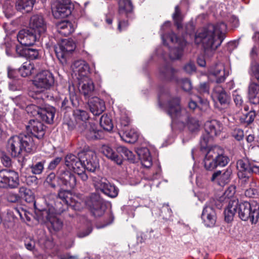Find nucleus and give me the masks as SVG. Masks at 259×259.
Wrapping results in <instances>:
<instances>
[{
    "label": "nucleus",
    "mask_w": 259,
    "mask_h": 259,
    "mask_svg": "<svg viewBox=\"0 0 259 259\" xmlns=\"http://www.w3.org/2000/svg\"><path fill=\"white\" fill-rule=\"evenodd\" d=\"M226 31L227 25L223 22L209 24L198 30L195 42L202 44L205 55L210 57L221 45Z\"/></svg>",
    "instance_id": "nucleus-1"
},
{
    "label": "nucleus",
    "mask_w": 259,
    "mask_h": 259,
    "mask_svg": "<svg viewBox=\"0 0 259 259\" xmlns=\"http://www.w3.org/2000/svg\"><path fill=\"white\" fill-rule=\"evenodd\" d=\"M58 197L64 204L75 210H80L85 206H88L95 217L102 216L105 210L103 200L95 193L91 194L84 200L81 197L72 194L69 191L60 190Z\"/></svg>",
    "instance_id": "nucleus-2"
},
{
    "label": "nucleus",
    "mask_w": 259,
    "mask_h": 259,
    "mask_svg": "<svg viewBox=\"0 0 259 259\" xmlns=\"http://www.w3.org/2000/svg\"><path fill=\"white\" fill-rule=\"evenodd\" d=\"M33 138L29 135L14 136L7 142V149L13 157H18L24 153H30L36 150Z\"/></svg>",
    "instance_id": "nucleus-3"
},
{
    "label": "nucleus",
    "mask_w": 259,
    "mask_h": 259,
    "mask_svg": "<svg viewBox=\"0 0 259 259\" xmlns=\"http://www.w3.org/2000/svg\"><path fill=\"white\" fill-rule=\"evenodd\" d=\"M171 23L169 21L165 22L161 27V37L164 44H165V38H169L170 41L175 44H177L178 47L170 50L169 58L171 60H176L180 58L183 55V47L186 44L184 38H180L176 35L171 32L168 36H166L164 32L170 28Z\"/></svg>",
    "instance_id": "nucleus-4"
},
{
    "label": "nucleus",
    "mask_w": 259,
    "mask_h": 259,
    "mask_svg": "<svg viewBox=\"0 0 259 259\" xmlns=\"http://www.w3.org/2000/svg\"><path fill=\"white\" fill-rule=\"evenodd\" d=\"M159 105L165 108L168 114L172 119V122L184 123V119L188 118V113L185 108H182L180 105V99L174 98L169 100L165 105L159 102Z\"/></svg>",
    "instance_id": "nucleus-5"
},
{
    "label": "nucleus",
    "mask_w": 259,
    "mask_h": 259,
    "mask_svg": "<svg viewBox=\"0 0 259 259\" xmlns=\"http://www.w3.org/2000/svg\"><path fill=\"white\" fill-rule=\"evenodd\" d=\"M237 212L242 220H249L252 224H255L259 218V207L257 204L251 205L248 202L238 203Z\"/></svg>",
    "instance_id": "nucleus-6"
},
{
    "label": "nucleus",
    "mask_w": 259,
    "mask_h": 259,
    "mask_svg": "<svg viewBox=\"0 0 259 259\" xmlns=\"http://www.w3.org/2000/svg\"><path fill=\"white\" fill-rule=\"evenodd\" d=\"M237 168L238 178L244 184L249 180L251 172L259 175V161L249 164L247 161L240 159L237 162Z\"/></svg>",
    "instance_id": "nucleus-7"
},
{
    "label": "nucleus",
    "mask_w": 259,
    "mask_h": 259,
    "mask_svg": "<svg viewBox=\"0 0 259 259\" xmlns=\"http://www.w3.org/2000/svg\"><path fill=\"white\" fill-rule=\"evenodd\" d=\"M205 134L200 140L201 146L205 147L211 139L220 134L223 130V126L220 121L211 120L206 122L204 125Z\"/></svg>",
    "instance_id": "nucleus-8"
},
{
    "label": "nucleus",
    "mask_w": 259,
    "mask_h": 259,
    "mask_svg": "<svg viewBox=\"0 0 259 259\" xmlns=\"http://www.w3.org/2000/svg\"><path fill=\"white\" fill-rule=\"evenodd\" d=\"M54 83V78L53 74L48 70H44L39 72L33 80L34 85L39 92L50 89Z\"/></svg>",
    "instance_id": "nucleus-9"
},
{
    "label": "nucleus",
    "mask_w": 259,
    "mask_h": 259,
    "mask_svg": "<svg viewBox=\"0 0 259 259\" xmlns=\"http://www.w3.org/2000/svg\"><path fill=\"white\" fill-rule=\"evenodd\" d=\"M19 185L18 172L8 169L0 170V188L14 189Z\"/></svg>",
    "instance_id": "nucleus-10"
},
{
    "label": "nucleus",
    "mask_w": 259,
    "mask_h": 259,
    "mask_svg": "<svg viewBox=\"0 0 259 259\" xmlns=\"http://www.w3.org/2000/svg\"><path fill=\"white\" fill-rule=\"evenodd\" d=\"M75 48V43L72 39H63L55 48L57 57L63 64L66 62L67 56L73 52Z\"/></svg>",
    "instance_id": "nucleus-11"
},
{
    "label": "nucleus",
    "mask_w": 259,
    "mask_h": 259,
    "mask_svg": "<svg viewBox=\"0 0 259 259\" xmlns=\"http://www.w3.org/2000/svg\"><path fill=\"white\" fill-rule=\"evenodd\" d=\"M29 27L41 39L46 35L47 23L41 15H33L30 19Z\"/></svg>",
    "instance_id": "nucleus-12"
},
{
    "label": "nucleus",
    "mask_w": 259,
    "mask_h": 259,
    "mask_svg": "<svg viewBox=\"0 0 259 259\" xmlns=\"http://www.w3.org/2000/svg\"><path fill=\"white\" fill-rule=\"evenodd\" d=\"M72 5L67 1H59L54 2L52 6V11L56 19L66 17L71 13Z\"/></svg>",
    "instance_id": "nucleus-13"
},
{
    "label": "nucleus",
    "mask_w": 259,
    "mask_h": 259,
    "mask_svg": "<svg viewBox=\"0 0 259 259\" xmlns=\"http://www.w3.org/2000/svg\"><path fill=\"white\" fill-rule=\"evenodd\" d=\"M78 131L89 140L100 139L103 137L102 132L98 130L93 122H89L86 124L79 125Z\"/></svg>",
    "instance_id": "nucleus-14"
},
{
    "label": "nucleus",
    "mask_w": 259,
    "mask_h": 259,
    "mask_svg": "<svg viewBox=\"0 0 259 259\" xmlns=\"http://www.w3.org/2000/svg\"><path fill=\"white\" fill-rule=\"evenodd\" d=\"M18 41L20 46H30L33 45L36 41L41 39L30 29H23L19 31L17 34Z\"/></svg>",
    "instance_id": "nucleus-15"
},
{
    "label": "nucleus",
    "mask_w": 259,
    "mask_h": 259,
    "mask_svg": "<svg viewBox=\"0 0 259 259\" xmlns=\"http://www.w3.org/2000/svg\"><path fill=\"white\" fill-rule=\"evenodd\" d=\"M228 74V73L225 71L224 64L221 63L211 66L208 72V78L212 80L214 79L217 83L224 81Z\"/></svg>",
    "instance_id": "nucleus-16"
},
{
    "label": "nucleus",
    "mask_w": 259,
    "mask_h": 259,
    "mask_svg": "<svg viewBox=\"0 0 259 259\" xmlns=\"http://www.w3.org/2000/svg\"><path fill=\"white\" fill-rule=\"evenodd\" d=\"M72 75L76 76L77 80L88 77L90 73V67L84 60L75 61L71 65Z\"/></svg>",
    "instance_id": "nucleus-17"
},
{
    "label": "nucleus",
    "mask_w": 259,
    "mask_h": 259,
    "mask_svg": "<svg viewBox=\"0 0 259 259\" xmlns=\"http://www.w3.org/2000/svg\"><path fill=\"white\" fill-rule=\"evenodd\" d=\"M201 218L205 226L207 227L214 226L217 221V214L213 207L206 204L201 214Z\"/></svg>",
    "instance_id": "nucleus-18"
},
{
    "label": "nucleus",
    "mask_w": 259,
    "mask_h": 259,
    "mask_svg": "<svg viewBox=\"0 0 259 259\" xmlns=\"http://www.w3.org/2000/svg\"><path fill=\"white\" fill-rule=\"evenodd\" d=\"M81 161L84 169L94 171L98 167L99 163L94 153L91 152L81 153Z\"/></svg>",
    "instance_id": "nucleus-19"
},
{
    "label": "nucleus",
    "mask_w": 259,
    "mask_h": 259,
    "mask_svg": "<svg viewBox=\"0 0 259 259\" xmlns=\"http://www.w3.org/2000/svg\"><path fill=\"white\" fill-rule=\"evenodd\" d=\"M232 173V169L230 168L223 171L218 170L212 174L211 181L224 186L230 181Z\"/></svg>",
    "instance_id": "nucleus-20"
},
{
    "label": "nucleus",
    "mask_w": 259,
    "mask_h": 259,
    "mask_svg": "<svg viewBox=\"0 0 259 259\" xmlns=\"http://www.w3.org/2000/svg\"><path fill=\"white\" fill-rule=\"evenodd\" d=\"M58 179L59 184H62L70 188H73L76 185L75 176L68 171L60 170L58 172Z\"/></svg>",
    "instance_id": "nucleus-21"
},
{
    "label": "nucleus",
    "mask_w": 259,
    "mask_h": 259,
    "mask_svg": "<svg viewBox=\"0 0 259 259\" xmlns=\"http://www.w3.org/2000/svg\"><path fill=\"white\" fill-rule=\"evenodd\" d=\"M79 92L84 96H89L94 90V84L89 76L78 80Z\"/></svg>",
    "instance_id": "nucleus-22"
},
{
    "label": "nucleus",
    "mask_w": 259,
    "mask_h": 259,
    "mask_svg": "<svg viewBox=\"0 0 259 259\" xmlns=\"http://www.w3.org/2000/svg\"><path fill=\"white\" fill-rule=\"evenodd\" d=\"M212 97L217 100L224 108L227 107L230 103V97L227 94L224 89L220 85H217L213 89Z\"/></svg>",
    "instance_id": "nucleus-23"
},
{
    "label": "nucleus",
    "mask_w": 259,
    "mask_h": 259,
    "mask_svg": "<svg viewBox=\"0 0 259 259\" xmlns=\"http://www.w3.org/2000/svg\"><path fill=\"white\" fill-rule=\"evenodd\" d=\"M42 214L46 215V218L51 224L52 227L55 231H58L63 227V222L55 216L54 209L49 208V210H42Z\"/></svg>",
    "instance_id": "nucleus-24"
},
{
    "label": "nucleus",
    "mask_w": 259,
    "mask_h": 259,
    "mask_svg": "<svg viewBox=\"0 0 259 259\" xmlns=\"http://www.w3.org/2000/svg\"><path fill=\"white\" fill-rule=\"evenodd\" d=\"M27 131L37 138H41L45 135L44 125L38 120H31L26 126Z\"/></svg>",
    "instance_id": "nucleus-25"
},
{
    "label": "nucleus",
    "mask_w": 259,
    "mask_h": 259,
    "mask_svg": "<svg viewBox=\"0 0 259 259\" xmlns=\"http://www.w3.org/2000/svg\"><path fill=\"white\" fill-rule=\"evenodd\" d=\"M56 27L60 34L64 36H68L74 32L76 25L69 21H62L58 22Z\"/></svg>",
    "instance_id": "nucleus-26"
},
{
    "label": "nucleus",
    "mask_w": 259,
    "mask_h": 259,
    "mask_svg": "<svg viewBox=\"0 0 259 259\" xmlns=\"http://www.w3.org/2000/svg\"><path fill=\"white\" fill-rule=\"evenodd\" d=\"M90 111L95 115L101 114L105 109L103 100L98 97L93 98L89 102Z\"/></svg>",
    "instance_id": "nucleus-27"
},
{
    "label": "nucleus",
    "mask_w": 259,
    "mask_h": 259,
    "mask_svg": "<svg viewBox=\"0 0 259 259\" xmlns=\"http://www.w3.org/2000/svg\"><path fill=\"white\" fill-rule=\"evenodd\" d=\"M65 162L66 166L74 172L79 168H82L83 166L81 158H78L73 154L67 155L65 157Z\"/></svg>",
    "instance_id": "nucleus-28"
},
{
    "label": "nucleus",
    "mask_w": 259,
    "mask_h": 259,
    "mask_svg": "<svg viewBox=\"0 0 259 259\" xmlns=\"http://www.w3.org/2000/svg\"><path fill=\"white\" fill-rule=\"evenodd\" d=\"M238 200H230L227 207L224 211L225 220L228 223L233 220L235 214L237 212Z\"/></svg>",
    "instance_id": "nucleus-29"
},
{
    "label": "nucleus",
    "mask_w": 259,
    "mask_h": 259,
    "mask_svg": "<svg viewBox=\"0 0 259 259\" xmlns=\"http://www.w3.org/2000/svg\"><path fill=\"white\" fill-rule=\"evenodd\" d=\"M137 153L141 161L143 166L149 168L152 165V158L148 149L147 148H139Z\"/></svg>",
    "instance_id": "nucleus-30"
},
{
    "label": "nucleus",
    "mask_w": 259,
    "mask_h": 259,
    "mask_svg": "<svg viewBox=\"0 0 259 259\" xmlns=\"http://www.w3.org/2000/svg\"><path fill=\"white\" fill-rule=\"evenodd\" d=\"M248 96L250 102L253 104H259V84L250 82L248 88Z\"/></svg>",
    "instance_id": "nucleus-31"
},
{
    "label": "nucleus",
    "mask_w": 259,
    "mask_h": 259,
    "mask_svg": "<svg viewBox=\"0 0 259 259\" xmlns=\"http://www.w3.org/2000/svg\"><path fill=\"white\" fill-rule=\"evenodd\" d=\"M16 52L20 56L25 57L31 60L36 59L38 56L37 50L24 48L22 46L16 47Z\"/></svg>",
    "instance_id": "nucleus-32"
},
{
    "label": "nucleus",
    "mask_w": 259,
    "mask_h": 259,
    "mask_svg": "<svg viewBox=\"0 0 259 259\" xmlns=\"http://www.w3.org/2000/svg\"><path fill=\"white\" fill-rule=\"evenodd\" d=\"M100 151L105 156L113 161L118 165L122 163V158L118 156L113 150L108 145H103L101 148Z\"/></svg>",
    "instance_id": "nucleus-33"
},
{
    "label": "nucleus",
    "mask_w": 259,
    "mask_h": 259,
    "mask_svg": "<svg viewBox=\"0 0 259 259\" xmlns=\"http://www.w3.org/2000/svg\"><path fill=\"white\" fill-rule=\"evenodd\" d=\"M217 166H225L229 162V158L223 154V149L219 146L212 147Z\"/></svg>",
    "instance_id": "nucleus-34"
},
{
    "label": "nucleus",
    "mask_w": 259,
    "mask_h": 259,
    "mask_svg": "<svg viewBox=\"0 0 259 259\" xmlns=\"http://www.w3.org/2000/svg\"><path fill=\"white\" fill-rule=\"evenodd\" d=\"M213 153L212 148L209 149L204 159V166L207 170H213L218 166L214 158L215 155H214Z\"/></svg>",
    "instance_id": "nucleus-35"
},
{
    "label": "nucleus",
    "mask_w": 259,
    "mask_h": 259,
    "mask_svg": "<svg viewBox=\"0 0 259 259\" xmlns=\"http://www.w3.org/2000/svg\"><path fill=\"white\" fill-rule=\"evenodd\" d=\"M55 109L52 106L46 107L37 112L41 119L48 123H52L55 116Z\"/></svg>",
    "instance_id": "nucleus-36"
},
{
    "label": "nucleus",
    "mask_w": 259,
    "mask_h": 259,
    "mask_svg": "<svg viewBox=\"0 0 259 259\" xmlns=\"http://www.w3.org/2000/svg\"><path fill=\"white\" fill-rule=\"evenodd\" d=\"M73 116L75 120L77 128L79 125H83L89 122L88 121L89 116L88 112L84 110L76 109L73 111Z\"/></svg>",
    "instance_id": "nucleus-37"
},
{
    "label": "nucleus",
    "mask_w": 259,
    "mask_h": 259,
    "mask_svg": "<svg viewBox=\"0 0 259 259\" xmlns=\"http://www.w3.org/2000/svg\"><path fill=\"white\" fill-rule=\"evenodd\" d=\"M35 2V0H16L15 8L17 11L27 13L32 10Z\"/></svg>",
    "instance_id": "nucleus-38"
},
{
    "label": "nucleus",
    "mask_w": 259,
    "mask_h": 259,
    "mask_svg": "<svg viewBox=\"0 0 259 259\" xmlns=\"http://www.w3.org/2000/svg\"><path fill=\"white\" fill-rule=\"evenodd\" d=\"M133 9V6L131 0H119L118 2V15L127 17Z\"/></svg>",
    "instance_id": "nucleus-39"
},
{
    "label": "nucleus",
    "mask_w": 259,
    "mask_h": 259,
    "mask_svg": "<svg viewBox=\"0 0 259 259\" xmlns=\"http://www.w3.org/2000/svg\"><path fill=\"white\" fill-rule=\"evenodd\" d=\"M121 139L126 143H133L138 138V134L134 129L127 130L119 133Z\"/></svg>",
    "instance_id": "nucleus-40"
},
{
    "label": "nucleus",
    "mask_w": 259,
    "mask_h": 259,
    "mask_svg": "<svg viewBox=\"0 0 259 259\" xmlns=\"http://www.w3.org/2000/svg\"><path fill=\"white\" fill-rule=\"evenodd\" d=\"M8 214L11 215L13 219L17 218V215H19L20 219L24 221L29 222L31 220L30 217L29 216L30 214L21 208H14L12 210L8 211Z\"/></svg>",
    "instance_id": "nucleus-41"
},
{
    "label": "nucleus",
    "mask_w": 259,
    "mask_h": 259,
    "mask_svg": "<svg viewBox=\"0 0 259 259\" xmlns=\"http://www.w3.org/2000/svg\"><path fill=\"white\" fill-rule=\"evenodd\" d=\"M93 184L97 190H100L101 192L103 190L109 182V181L105 178L99 176H97L92 177Z\"/></svg>",
    "instance_id": "nucleus-42"
},
{
    "label": "nucleus",
    "mask_w": 259,
    "mask_h": 259,
    "mask_svg": "<svg viewBox=\"0 0 259 259\" xmlns=\"http://www.w3.org/2000/svg\"><path fill=\"white\" fill-rule=\"evenodd\" d=\"M34 68V65L28 61L23 64L19 69V71L22 76L26 77L33 73Z\"/></svg>",
    "instance_id": "nucleus-43"
},
{
    "label": "nucleus",
    "mask_w": 259,
    "mask_h": 259,
    "mask_svg": "<svg viewBox=\"0 0 259 259\" xmlns=\"http://www.w3.org/2000/svg\"><path fill=\"white\" fill-rule=\"evenodd\" d=\"M116 150L118 153L123 155L128 161L133 163L136 161V156L134 154L132 151L128 150L126 147L119 146L117 147Z\"/></svg>",
    "instance_id": "nucleus-44"
},
{
    "label": "nucleus",
    "mask_w": 259,
    "mask_h": 259,
    "mask_svg": "<svg viewBox=\"0 0 259 259\" xmlns=\"http://www.w3.org/2000/svg\"><path fill=\"white\" fill-rule=\"evenodd\" d=\"M101 126L105 131H110L113 127L112 120L107 115H103L100 120Z\"/></svg>",
    "instance_id": "nucleus-45"
},
{
    "label": "nucleus",
    "mask_w": 259,
    "mask_h": 259,
    "mask_svg": "<svg viewBox=\"0 0 259 259\" xmlns=\"http://www.w3.org/2000/svg\"><path fill=\"white\" fill-rule=\"evenodd\" d=\"M102 192L110 197L114 198L118 195V189L114 185L108 182Z\"/></svg>",
    "instance_id": "nucleus-46"
},
{
    "label": "nucleus",
    "mask_w": 259,
    "mask_h": 259,
    "mask_svg": "<svg viewBox=\"0 0 259 259\" xmlns=\"http://www.w3.org/2000/svg\"><path fill=\"white\" fill-rule=\"evenodd\" d=\"M14 102L17 106L21 108H26L27 111L29 112L31 108H35V106L27 103V101L24 97H17L14 99Z\"/></svg>",
    "instance_id": "nucleus-47"
},
{
    "label": "nucleus",
    "mask_w": 259,
    "mask_h": 259,
    "mask_svg": "<svg viewBox=\"0 0 259 259\" xmlns=\"http://www.w3.org/2000/svg\"><path fill=\"white\" fill-rule=\"evenodd\" d=\"M187 126L189 130L192 133L198 131L200 128L198 120L193 118H188Z\"/></svg>",
    "instance_id": "nucleus-48"
},
{
    "label": "nucleus",
    "mask_w": 259,
    "mask_h": 259,
    "mask_svg": "<svg viewBox=\"0 0 259 259\" xmlns=\"http://www.w3.org/2000/svg\"><path fill=\"white\" fill-rule=\"evenodd\" d=\"M172 17L175 25L177 26L178 29L181 28L183 18L180 12V10L178 6H176L175 7V13L172 15Z\"/></svg>",
    "instance_id": "nucleus-49"
},
{
    "label": "nucleus",
    "mask_w": 259,
    "mask_h": 259,
    "mask_svg": "<svg viewBox=\"0 0 259 259\" xmlns=\"http://www.w3.org/2000/svg\"><path fill=\"white\" fill-rule=\"evenodd\" d=\"M3 12L5 16L8 18L12 16L15 13V11L13 8V6L11 5L9 0L6 1L3 6Z\"/></svg>",
    "instance_id": "nucleus-50"
},
{
    "label": "nucleus",
    "mask_w": 259,
    "mask_h": 259,
    "mask_svg": "<svg viewBox=\"0 0 259 259\" xmlns=\"http://www.w3.org/2000/svg\"><path fill=\"white\" fill-rule=\"evenodd\" d=\"M45 163V161H41L32 164L30 166L31 172L35 175L40 174L44 169Z\"/></svg>",
    "instance_id": "nucleus-51"
},
{
    "label": "nucleus",
    "mask_w": 259,
    "mask_h": 259,
    "mask_svg": "<svg viewBox=\"0 0 259 259\" xmlns=\"http://www.w3.org/2000/svg\"><path fill=\"white\" fill-rule=\"evenodd\" d=\"M9 89L10 91H20L22 89V81L20 79H15L9 83Z\"/></svg>",
    "instance_id": "nucleus-52"
},
{
    "label": "nucleus",
    "mask_w": 259,
    "mask_h": 259,
    "mask_svg": "<svg viewBox=\"0 0 259 259\" xmlns=\"http://www.w3.org/2000/svg\"><path fill=\"white\" fill-rule=\"evenodd\" d=\"M236 193V187L234 185L230 186L224 193V199L233 200L236 199L234 198V195Z\"/></svg>",
    "instance_id": "nucleus-53"
},
{
    "label": "nucleus",
    "mask_w": 259,
    "mask_h": 259,
    "mask_svg": "<svg viewBox=\"0 0 259 259\" xmlns=\"http://www.w3.org/2000/svg\"><path fill=\"white\" fill-rule=\"evenodd\" d=\"M178 83L180 85L183 90L189 92L192 89V84L190 81L187 79H182L178 81Z\"/></svg>",
    "instance_id": "nucleus-54"
},
{
    "label": "nucleus",
    "mask_w": 259,
    "mask_h": 259,
    "mask_svg": "<svg viewBox=\"0 0 259 259\" xmlns=\"http://www.w3.org/2000/svg\"><path fill=\"white\" fill-rule=\"evenodd\" d=\"M19 192L21 196L25 198L26 201L30 202L33 200V197L30 195L31 191L29 189H27L25 187H21L19 189Z\"/></svg>",
    "instance_id": "nucleus-55"
},
{
    "label": "nucleus",
    "mask_w": 259,
    "mask_h": 259,
    "mask_svg": "<svg viewBox=\"0 0 259 259\" xmlns=\"http://www.w3.org/2000/svg\"><path fill=\"white\" fill-rule=\"evenodd\" d=\"M57 180L56 178V175L55 173H50L47 177L45 183L48 184L52 188H55L57 185Z\"/></svg>",
    "instance_id": "nucleus-56"
},
{
    "label": "nucleus",
    "mask_w": 259,
    "mask_h": 259,
    "mask_svg": "<svg viewBox=\"0 0 259 259\" xmlns=\"http://www.w3.org/2000/svg\"><path fill=\"white\" fill-rule=\"evenodd\" d=\"M160 72L165 78H169L174 73V70L170 66H166L160 69Z\"/></svg>",
    "instance_id": "nucleus-57"
},
{
    "label": "nucleus",
    "mask_w": 259,
    "mask_h": 259,
    "mask_svg": "<svg viewBox=\"0 0 259 259\" xmlns=\"http://www.w3.org/2000/svg\"><path fill=\"white\" fill-rule=\"evenodd\" d=\"M125 17V16H118V30L121 32L126 29L128 25L127 21L122 20V17Z\"/></svg>",
    "instance_id": "nucleus-58"
},
{
    "label": "nucleus",
    "mask_w": 259,
    "mask_h": 259,
    "mask_svg": "<svg viewBox=\"0 0 259 259\" xmlns=\"http://www.w3.org/2000/svg\"><path fill=\"white\" fill-rule=\"evenodd\" d=\"M232 136L237 140L240 141L242 140L244 137V132L240 128H235L232 133Z\"/></svg>",
    "instance_id": "nucleus-59"
},
{
    "label": "nucleus",
    "mask_w": 259,
    "mask_h": 259,
    "mask_svg": "<svg viewBox=\"0 0 259 259\" xmlns=\"http://www.w3.org/2000/svg\"><path fill=\"white\" fill-rule=\"evenodd\" d=\"M20 47L19 46H15L14 43L10 45L7 44L6 45V53L8 56H12L14 54V51H16V48Z\"/></svg>",
    "instance_id": "nucleus-60"
},
{
    "label": "nucleus",
    "mask_w": 259,
    "mask_h": 259,
    "mask_svg": "<svg viewBox=\"0 0 259 259\" xmlns=\"http://www.w3.org/2000/svg\"><path fill=\"white\" fill-rule=\"evenodd\" d=\"M74 172L77 174L80 179L83 182L86 181L88 179V176L84 171L83 166H82V168H79L78 169L75 171Z\"/></svg>",
    "instance_id": "nucleus-61"
},
{
    "label": "nucleus",
    "mask_w": 259,
    "mask_h": 259,
    "mask_svg": "<svg viewBox=\"0 0 259 259\" xmlns=\"http://www.w3.org/2000/svg\"><path fill=\"white\" fill-rule=\"evenodd\" d=\"M184 70L186 73L191 74L195 71L196 67L194 63L190 62L184 66Z\"/></svg>",
    "instance_id": "nucleus-62"
},
{
    "label": "nucleus",
    "mask_w": 259,
    "mask_h": 259,
    "mask_svg": "<svg viewBox=\"0 0 259 259\" xmlns=\"http://www.w3.org/2000/svg\"><path fill=\"white\" fill-rule=\"evenodd\" d=\"M62 160V158L61 157H56L54 160H52L48 167V168L50 170H53L54 169L56 166L60 163Z\"/></svg>",
    "instance_id": "nucleus-63"
},
{
    "label": "nucleus",
    "mask_w": 259,
    "mask_h": 259,
    "mask_svg": "<svg viewBox=\"0 0 259 259\" xmlns=\"http://www.w3.org/2000/svg\"><path fill=\"white\" fill-rule=\"evenodd\" d=\"M251 70L252 75L259 81V65H252Z\"/></svg>",
    "instance_id": "nucleus-64"
}]
</instances>
